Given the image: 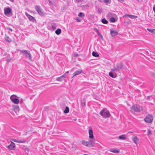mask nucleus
Wrapping results in <instances>:
<instances>
[{"mask_svg":"<svg viewBox=\"0 0 155 155\" xmlns=\"http://www.w3.org/2000/svg\"><path fill=\"white\" fill-rule=\"evenodd\" d=\"M26 142V140H18V143H25Z\"/></svg>","mask_w":155,"mask_h":155,"instance_id":"72a5a7b5","label":"nucleus"},{"mask_svg":"<svg viewBox=\"0 0 155 155\" xmlns=\"http://www.w3.org/2000/svg\"><path fill=\"white\" fill-rule=\"evenodd\" d=\"M147 30H148V31H150V32H152V30H151L150 29H147Z\"/></svg>","mask_w":155,"mask_h":155,"instance_id":"c03bdc74","label":"nucleus"},{"mask_svg":"<svg viewBox=\"0 0 155 155\" xmlns=\"http://www.w3.org/2000/svg\"><path fill=\"white\" fill-rule=\"evenodd\" d=\"M100 36L102 38H103V37H102V35L101 34H100Z\"/></svg>","mask_w":155,"mask_h":155,"instance_id":"3c124183","label":"nucleus"},{"mask_svg":"<svg viewBox=\"0 0 155 155\" xmlns=\"http://www.w3.org/2000/svg\"><path fill=\"white\" fill-rule=\"evenodd\" d=\"M10 1L12 2H13L14 0H10Z\"/></svg>","mask_w":155,"mask_h":155,"instance_id":"603ef678","label":"nucleus"},{"mask_svg":"<svg viewBox=\"0 0 155 155\" xmlns=\"http://www.w3.org/2000/svg\"><path fill=\"white\" fill-rule=\"evenodd\" d=\"M126 16H128L131 19H135L137 18V16L136 15H130L127 14L123 16V17H124Z\"/></svg>","mask_w":155,"mask_h":155,"instance_id":"aec40b11","label":"nucleus"},{"mask_svg":"<svg viewBox=\"0 0 155 155\" xmlns=\"http://www.w3.org/2000/svg\"><path fill=\"white\" fill-rule=\"evenodd\" d=\"M131 109L136 112H139L142 110V108L136 104H134L131 107Z\"/></svg>","mask_w":155,"mask_h":155,"instance_id":"39448f33","label":"nucleus"},{"mask_svg":"<svg viewBox=\"0 0 155 155\" xmlns=\"http://www.w3.org/2000/svg\"><path fill=\"white\" fill-rule=\"evenodd\" d=\"M109 75L112 78H114L115 77H114L113 74L112 72H110L109 73Z\"/></svg>","mask_w":155,"mask_h":155,"instance_id":"7c9ffc66","label":"nucleus"},{"mask_svg":"<svg viewBox=\"0 0 155 155\" xmlns=\"http://www.w3.org/2000/svg\"><path fill=\"white\" fill-rule=\"evenodd\" d=\"M69 71H67L65 72V73L64 74H65V78H66V74H67L69 73Z\"/></svg>","mask_w":155,"mask_h":155,"instance_id":"ea45409f","label":"nucleus"},{"mask_svg":"<svg viewBox=\"0 0 155 155\" xmlns=\"http://www.w3.org/2000/svg\"><path fill=\"white\" fill-rule=\"evenodd\" d=\"M10 31H12V29H11V28H10Z\"/></svg>","mask_w":155,"mask_h":155,"instance_id":"5fc2aeb1","label":"nucleus"},{"mask_svg":"<svg viewBox=\"0 0 155 155\" xmlns=\"http://www.w3.org/2000/svg\"><path fill=\"white\" fill-rule=\"evenodd\" d=\"M81 104L82 106L84 107L85 106V102L84 101H81Z\"/></svg>","mask_w":155,"mask_h":155,"instance_id":"c9c22d12","label":"nucleus"},{"mask_svg":"<svg viewBox=\"0 0 155 155\" xmlns=\"http://www.w3.org/2000/svg\"><path fill=\"white\" fill-rule=\"evenodd\" d=\"M84 14L82 12H80L79 14H78V16L79 17H83L84 16Z\"/></svg>","mask_w":155,"mask_h":155,"instance_id":"473e14b6","label":"nucleus"},{"mask_svg":"<svg viewBox=\"0 0 155 155\" xmlns=\"http://www.w3.org/2000/svg\"><path fill=\"white\" fill-rule=\"evenodd\" d=\"M82 143L84 145L88 147V141L83 140L82 141Z\"/></svg>","mask_w":155,"mask_h":155,"instance_id":"a878e982","label":"nucleus"},{"mask_svg":"<svg viewBox=\"0 0 155 155\" xmlns=\"http://www.w3.org/2000/svg\"><path fill=\"white\" fill-rule=\"evenodd\" d=\"M95 143V140H91L89 141H88V147H91L94 146Z\"/></svg>","mask_w":155,"mask_h":155,"instance_id":"ddd939ff","label":"nucleus"},{"mask_svg":"<svg viewBox=\"0 0 155 155\" xmlns=\"http://www.w3.org/2000/svg\"><path fill=\"white\" fill-rule=\"evenodd\" d=\"M95 143V140H91L89 141H88V147H91L94 146Z\"/></svg>","mask_w":155,"mask_h":155,"instance_id":"f8f14e48","label":"nucleus"},{"mask_svg":"<svg viewBox=\"0 0 155 155\" xmlns=\"http://www.w3.org/2000/svg\"><path fill=\"white\" fill-rule=\"evenodd\" d=\"M147 134L148 135L151 134V132L150 130H147Z\"/></svg>","mask_w":155,"mask_h":155,"instance_id":"4c0bfd02","label":"nucleus"},{"mask_svg":"<svg viewBox=\"0 0 155 155\" xmlns=\"http://www.w3.org/2000/svg\"><path fill=\"white\" fill-rule=\"evenodd\" d=\"M5 40L7 41L8 42H9L10 41V38H9L8 36H7L6 35H5Z\"/></svg>","mask_w":155,"mask_h":155,"instance_id":"2f4dec72","label":"nucleus"},{"mask_svg":"<svg viewBox=\"0 0 155 155\" xmlns=\"http://www.w3.org/2000/svg\"><path fill=\"white\" fill-rule=\"evenodd\" d=\"M19 98L15 95H12L10 96V100L14 104H18L19 102V100L18 98Z\"/></svg>","mask_w":155,"mask_h":155,"instance_id":"20e7f679","label":"nucleus"},{"mask_svg":"<svg viewBox=\"0 0 155 155\" xmlns=\"http://www.w3.org/2000/svg\"><path fill=\"white\" fill-rule=\"evenodd\" d=\"M102 22L104 24H107L108 23V21L105 19L104 18L101 20Z\"/></svg>","mask_w":155,"mask_h":155,"instance_id":"c85d7f7f","label":"nucleus"},{"mask_svg":"<svg viewBox=\"0 0 155 155\" xmlns=\"http://www.w3.org/2000/svg\"><path fill=\"white\" fill-rule=\"evenodd\" d=\"M89 138L90 139H93L94 138V136L93 135V133L91 127H90L89 130Z\"/></svg>","mask_w":155,"mask_h":155,"instance_id":"9d476101","label":"nucleus"},{"mask_svg":"<svg viewBox=\"0 0 155 155\" xmlns=\"http://www.w3.org/2000/svg\"><path fill=\"white\" fill-rule=\"evenodd\" d=\"M100 114L104 118H109L110 116L109 112L107 110L106 108H104L100 112Z\"/></svg>","mask_w":155,"mask_h":155,"instance_id":"f257e3e1","label":"nucleus"},{"mask_svg":"<svg viewBox=\"0 0 155 155\" xmlns=\"http://www.w3.org/2000/svg\"><path fill=\"white\" fill-rule=\"evenodd\" d=\"M65 78V74H63L61 76L57 78L56 79V80L59 81H61L63 78Z\"/></svg>","mask_w":155,"mask_h":155,"instance_id":"f3484780","label":"nucleus"},{"mask_svg":"<svg viewBox=\"0 0 155 155\" xmlns=\"http://www.w3.org/2000/svg\"><path fill=\"white\" fill-rule=\"evenodd\" d=\"M76 20H77L78 22H80L81 21L80 20L76 19Z\"/></svg>","mask_w":155,"mask_h":155,"instance_id":"09e8293b","label":"nucleus"},{"mask_svg":"<svg viewBox=\"0 0 155 155\" xmlns=\"http://www.w3.org/2000/svg\"><path fill=\"white\" fill-rule=\"evenodd\" d=\"M19 51L21 53H22L26 58H28V59L31 61L32 60L31 55L29 51L25 50H19Z\"/></svg>","mask_w":155,"mask_h":155,"instance_id":"f03ea898","label":"nucleus"},{"mask_svg":"<svg viewBox=\"0 0 155 155\" xmlns=\"http://www.w3.org/2000/svg\"><path fill=\"white\" fill-rule=\"evenodd\" d=\"M24 150L25 151L28 152L30 151V149L28 147H26L24 149Z\"/></svg>","mask_w":155,"mask_h":155,"instance_id":"f704fd0d","label":"nucleus"},{"mask_svg":"<svg viewBox=\"0 0 155 155\" xmlns=\"http://www.w3.org/2000/svg\"><path fill=\"white\" fill-rule=\"evenodd\" d=\"M122 69H125V67L123 66V64L122 63L117 64L115 67L114 69H111L115 71H118Z\"/></svg>","mask_w":155,"mask_h":155,"instance_id":"7ed1b4c3","label":"nucleus"},{"mask_svg":"<svg viewBox=\"0 0 155 155\" xmlns=\"http://www.w3.org/2000/svg\"><path fill=\"white\" fill-rule=\"evenodd\" d=\"M61 30L60 28H58L55 31V33L57 35H59L61 33Z\"/></svg>","mask_w":155,"mask_h":155,"instance_id":"b1692460","label":"nucleus"},{"mask_svg":"<svg viewBox=\"0 0 155 155\" xmlns=\"http://www.w3.org/2000/svg\"><path fill=\"white\" fill-rule=\"evenodd\" d=\"M9 149H10V145L6 147Z\"/></svg>","mask_w":155,"mask_h":155,"instance_id":"a18cd8bd","label":"nucleus"},{"mask_svg":"<svg viewBox=\"0 0 155 155\" xmlns=\"http://www.w3.org/2000/svg\"><path fill=\"white\" fill-rule=\"evenodd\" d=\"M110 21L112 22H115L116 20L114 17H112L110 18Z\"/></svg>","mask_w":155,"mask_h":155,"instance_id":"c756f323","label":"nucleus"},{"mask_svg":"<svg viewBox=\"0 0 155 155\" xmlns=\"http://www.w3.org/2000/svg\"><path fill=\"white\" fill-rule=\"evenodd\" d=\"M56 25L55 23H53L51 24V27L52 29L53 30H54L56 28Z\"/></svg>","mask_w":155,"mask_h":155,"instance_id":"cd10ccee","label":"nucleus"},{"mask_svg":"<svg viewBox=\"0 0 155 155\" xmlns=\"http://www.w3.org/2000/svg\"><path fill=\"white\" fill-rule=\"evenodd\" d=\"M153 10L154 12H155V5H154L153 6Z\"/></svg>","mask_w":155,"mask_h":155,"instance_id":"37998d69","label":"nucleus"},{"mask_svg":"<svg viewBox=\"0 0 155 155\" xmlns=\"http://www.w3.org/2000/svg\"><path fill=\"white\" fill-rule=\"evenodd\" d=\"M25 14L26 16L28 18L29 20L30 21H32V22H34L35 21V19L34 17L28 14L27 12H25Z\"/></svg>","mask_w":155,"mask_h":155,"instance_id":"1a4fd4ad","label":"nucleus"},{"mask_svg":"<svg viewBox=\"0 0 155 155\" xmlns=\"http://www.w3.org/2000/svg\"><path fill=\"white\" fill-rule=\"evenodd\" d=\"M15 147V144L10 141V150H14Z\"/></svg>","mask_w":155,"mask_h":155,"instance_id":"6ab92c4d","label":"nucleus"},{"mask_svg":"<svg viewBox=\"0 0 155 155\" xmlns=\"http://www.w3.org/2000/svg\"><path fill=\"white\" fill-rule=\"evenodd\" d=\"M110 34L112 36H115L118 35V33L116 31H114L112 30H111Z\"/></svg>","mask_w":155,"mask_h":155,"instance_id":"a211bd4d","label":"nucleus"},{"mask_svg":"<svg viewBox=\"0 0 155 155\" xmlns=\"http://www.w3.org/2000/svg\"><path fill=\"white\" fill-rule=\"evenodd\" d=\"M35 9L40 15L41 16L43 15V13L41 9L40 6L36 5L35 6Z\"/></svg>","mask_w":155,"mask_h":155,"instance_id":"0eeeda50","label":"nucleus"},{"mask_svg":"<svg viewBox=\"0 0 155 155\" xmlns=\"http://www.w3.org/2000/svg\"><path fill=\"white\" fill-rule=\"evenodd\" d=\"M82 70L81 69H79L77 71H75L73 74V76L72 77V78H73L75 76L78 75L82 72Z\"/></svg>","mask_w":155,"mask_h":155,"instance_id":"dca6fc26","label":"nucleus"},{"mask_svg":"<svg viewBox=\"0 0 155 155\" xmlns=\"http://www.w3.org/2000/svg\"><path fill=\"white\" fill-rule=\"evenodd\" d=\"M132 140L134 143L136 145H137L139 139L137 136L134 135H133L132 137Z\"/></svg>","mask_w":155,"mask_h":155,"instance_id":"6e6552de","label":"nucleus"},{"mask_svg":"<svg viewBox=\"0 0 155 155\" xmlns=\"http://www.w3.org/2000/svg\"><path fill=\"white\" fill-rule=\"evenodd\" d=\"M12 140L14 142H16L17 143H18V140H17L14 139H12Z\"/></svg>","mask_w":155,"mask_h":155,"instance_id":"58836bf2","label":"nucleus"},{"mask_svg":"<svg viewBox=\"0 0 155 155\" xmlns=\"http://www.w3.org/2000/svg\"><path fill=\"white\" fill-rule=\"evenodd\" d=\"M69 107H68L67 106L65 107V108L64 110V113L65 114H67L69 112Z\"/></svg>","mask_w":155,"mask_h":155,"instance_id":"bb28decb","label":"nucleus"},{"mask_svg":"<svg viewBox=\"0 0 155 155\" xmlns=\"http://www.w3.org/2000/svg\"><path fill=\"white\" fill-rule=\"evenodd\" d=\"M133 133V132L132 131H129L128 132V133Z\"/></svg>","mask_w":155,"mask_h":155,"instance_id":"de8ad7c7","label":"nucleus"},{"mask_svg":"<svg viewBox=\"0 0 155 155\" xmlns=\"http://www.w3.org/2000/svg\"><path fill=\"white\" fill-rule=\"evenodd\" d=\"M4 14L6 15H9L10 14V8L9 7L4 9Z\"/></svg>","mask_w":155,"mask_h":155,"instance_id":"2eb2a0df","label":"nucleus"},{"mask_svg":"<svg viewBox=\"0 0 155 155\" xmlns=\"http://www.w3.org/2000/svg\"><path fill=\"white\" fill-rule=\"evenodd\" d=\"M109 151L115 153H118L120 152V150L117 148L110 149L109 150Z\"/></svg>","mask_w":155,"mask_h":155,"instance_id":"412c9836","label":"nucleus"},{"mask_svg":"<svg viewBox=\"0 0 155 155\" xmlns=\"http://www.w3.org/2000/svg\"><path fill=\"white\" fill-rule=\"evenodd\" d=\"M79 55L78 54H74V56L75 57H77Z\"/></svg>","mask_w":155,"mask_h":155,"instance_id":"a19ab883","label":"nucleus"},{"mask_svg":"<svg viewBox=\"0 0 155 155\" xmlns=\"http://www.w3.org/2000/svg\"><path fill=\"white\" fill-rule=\"evenodd\" d=\"M104 3L107 5L110 4L111 2V0H104Z\"/></svg>","mask_w":155,"mask_h":155,"instance_id":"5701e85b","label":"nucleus"},{"mask_svg":"<svg viewBox=\"0 0 155 155\" xmlns=\"http://www.w3.org/2000/svg\"><path fill=\"white\" fill-rule=\"evenodd\" d=\"M95 143V140H91L89 141H88V147H91L94 146Z\"/></svg>","mask_w":155,"mask_h":155,"instance_id":"9b49d317","label":"nucleus"},{"mask_svg":"<svg viewBox=\"0 0 155 155\" xmlns=\"http://www.w3.org/2000/svg\"><path fill=\"white\" fill-rule=\"evenodd\" d=\"M154 16L155 17V15H154Z\"/></svg>","mask_w":155,"mask_h":155,"instance_id":"6e6d98bb","label":"nucleus"},{"mask_svg":"<svg viewBox=\"0 0 155 155\" xmlns=\"http://www.w3.org/2000/svg\"><path fill=\"white\" fill-rule=\"evenodd\" d=\"M153 117L151 115H148L144 119V121L147 123H151L153 121Z\"/></svg>","mask_w":155,"mask_h":155,"instance_id":"423d86ee","label":"nucleus"},{"mask_svg":"<svg viewBox=\"0 0 155 155\" xmlns=\"http://www.w3.org/2000/svg\"><path fill=\"white\" fill-rule=\"evenodd\" d=\"M92 54L93 56L95 57H98L99 56V55L98 53L95 51H93L92 52Z\"/></svg>","mask_w":155,"mask_h":155,"instance_id":"393cba45","label":"nucleus"},{"mask_svg":"<svg viewBox=\"0 0 155 155\" xmlns=\"http://www.w3.org/2000/svg\"><path fill=\"white\" fill-rule=\"evenodd\" d=\"M97 32L98 33V34L99 35L100 34V33L99 32V31H98L97 30Z\"/></svg>","mask_w":155,"mask_h":155,"instance_id":"49530a36","label":"nucleus"},{"mask_svg":"<svg viewBox=\"0 0 155 155\" xmlns=\"http://www.w3.org/2000/svg\"><path fill=\"white\" fill-rule=\"evenodd\" d=\"M10 15H12V13H11V9H10Z\"/></svg>","mask_w":155,"mask_h":155,"instance_id":"8fccbe9b","label":"nucleus"},{"mask_svg":"<svg viewBox=\"0 0 155 155\" xmlns=\"http://www.w3.org/2000/svg\"><path fill=\"white\" fill-rule=\"evenodd\" d=\"M118 138L122 140H125L126 139V136L125 134H123L119 136Z\"/></svg>","mask_w":155,"mask_h":155,"instance_id":"4be33fe9","label":"nucleus"},{"mask_svg":"<svg viewBox=\"0 0 155 155\" xmlns=\"http://www.w3.org/2000/svg\"><path fill=\"white\" fill-rule=\"evenodd\" d=\"M83 155H88L87 154H84Z\"/></svg>","mask_w":155,"mask_h":155,"instance_id":"864d4df0","label":"nucleus"},{"mask_svg":"<svg viewBox=\"0 0 155 155\" xmlns=\"http://www.w3.org/2000/svg\"><path fill=\"white\" fill-rule=\"evenodd\" d=\"M83 0H75L76 3H79L81 2Z\"/></svg>","mask_w":155,"mask_h":155,"instance_id":"e433bc0d","label":"nucleus"},{"mask_svg":"<svg viewBox=\"0 0 155 155\" xmlns=\"http://www.w3.org/2000/svg\"><path fill=\"white\" fill-rule=\"evenodd\" d=\"M12 109L16 113L18 112L19 110V107L17 105H13Z\"/></svg>","mask_w":155,"mask_h":155,"instance_id":"4468645a","label":"nucleus"},{"mask_svg":"<svg viewBox=\"0 0 155 155\" xmlns=\"http://www.w3.org/2000/svg\"><path fill=\"white\" fill-rule=\"evenodd\" d=\"M118 1L120 2L121 3H123L124 1V0H117Z\"/></svg>","mask_w":155,"mask_h":155,"instance_id":"79ce46f5","label":"nucleus"}]
</instances>
